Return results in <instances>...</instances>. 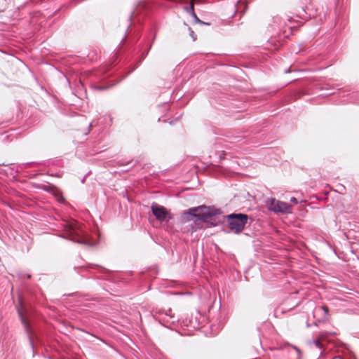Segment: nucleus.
Listing matches in <instances>:
<instances>
[{"mask_svg":"<svg viewBox=\"0 0 359 359\" xmlns=\"http://www.w3.org/2000/svg\"><path fill=\"white\" fill-rule=\"evenodd\" d=\"M64 238L80 244L93 246L95 243L88 236L81 226L75 220L66 222L64 224Z\"/></svg>","mask_w":359,"mask_h":359,"instance_id":"f257e3e1","label":"nucleus"},{"mask_svg":"<svg viewBox=\"0 0 359 359\" xmlns=\"http://www.w3.org/2000/svg\"><path fill=\"white\" fill-rule=\"evenodd\" d=\"M184 214L187 215L189 220L194 221L196 225L208 222L215 215L210 208L206 206L191 208L188 212Z\"/></svg>","mask_w":359,"mask_h":359,"instance_id":"f03ea898","label":"nucleus"},{"mask_svg":"<svg viewBox=\"0 0 359 359\" xmlns=\"http://www.w3.org/2000/svg\"><path fill=\"white\" fill-rule=\"evenodd\" d=\"M248 220V215L243 213H232L226 216L229 229L238 234L245 228Z\"/></svg>","mask_w":359,"mask_h":359,"instance_id":"7ed1b4c3","label":"nucleus"},{"mask_svg":"<svg viewBox=\"0 0 359 359\" xmlns=\"http://www.w3.org/2000/svg\"><path fill=\"white\" fill-rule=\"evenodd\" d=\"M156 319L166 327H172L178 321V318L172 313L170 309H161L156 311Z\"/></svg>","mask_w":359,"mask_h":359,"instance_id":"20e7f679","label":"nucleus"},{"mask_svg":"<svg viewBox=\"0 0 359 359\" xmlns=\"http://www.w3.org/2000/svg\"><path fill=\"white\" fill-rule=\"evenodd\" d=\"M268 209L275 213H287L292 205L274 198H270L267 201Z\"/></svg>","mask_w":359,"mask_h":359,"instance_id":"39448f33","label":"nucleus"},{"mask_svg":"<svg viewBox=\"0 0 359 359\" xmlns=\"http://www.w3.org/2000/svg\"><path fill=\"white\" fill-rule=\"evenodd\" d=\"M151 210L156 219L161 222L168 221L171 219L170 214L166 208L156 203H153L151 205Z\"/></svg>","mask_w":359,"mask_h":359,"instance_id":"423d86ee","label":"nucleus"},{"mask_svg":"<svg viewBox=\"0 0 359 359\" xmlns=\"http://www.w3.org/2000/svg\"><path fill=\"white\" fill-rule=\"evenodd\" d=\"M246 9V3L243 0H232L227 15L233 17L236 13H243Z\"/></svg>","mask_w":359,"mask_h":359,"instance_id":"0eeeda50","label":"nucleus"},{"mask_svg":"<svg viewBox=\"0 0 359 359\" xmlns=\"http://www.w3.org/2000/svg\"><path fill=\"white\" fill-rule=\"evenodd\" d=\"M184 9L186 11L187 13L190 14L194 18L196 22H202L194 12V0L191 1L190 4L189 6H184Z\"/></svg>","mask_w":359,"mask_h":359,"instance_id":"6e6552de","label":"nucleus"},{"mask_svg":"<svg viewBox=\"0 0 359 359\" xmlns=\"http://www.w3.org/2000/svg\"><path fill=\"white\" fill-rule=\"evenodd\" d=\"M18 313H19V316H20V318L21 319V321H22V323L23 324V325L25 326V328L26 330V331L27 332H29V325H28V323L26 321L25 318H24L22 313L21 311H18Z\"/></svg>","mask_w":359,"mask_h":359,"instance_id":"1a4fd4ad","label":"nucleus"},{"mask_svg":"<svg viewBox=\"0 0 359 359\" xmlns=\"http://www.w3.org/2000/svg\"><path fill=\"white\" fill-rule=\"evenodd\" d=\"M151 48V45H150V46H149V48L147 49V50L145 53H142V55L141 59L140 60V61H139V62H138L137 65H136V67H135L133 68V70H134V69H135V68H136V67H137V66H138V65L142 62V60H143L147 57V54H148V53H149V50H150V48Z\"/></svg>","mask_w":359,"mask_h":359,"instance_id":"9d476101","label":"nucleus"},{"mask_svg":"<svg viewBox=\"0 0 359 359\" xmlns=\"http://www.w3.org/2000/svg\"><path fill=\"white\" fill-rule=\"evenodd\" d=\"M310 344H313V345H315L319 349H322L323 348V344H321V342H320L319 339H316V340H313V341L310 342Z\"/></svg>","mask_w":359,"mask_h":359,"instance_id":"9b49d317","label":"nucleus"},{"mask_svg":"<svg viewBox=\"0 0 359 359\" xmlns=\"http://www.w3.org/2000/svg\"><path fill=\"white\" fill-rule=\"evenodd\" d=\"M292 347H293V348L297 353V359H302V353L301 350L298 347H297L295 346H293Z\"/></svg>","mask_w":359,"mask_h":359,"instance_id":"f8f14e48","label":"nucleus"},{"mask_svg":"<svg viewBox=\"0 0 359 359\" xmlns=\"http://www.w3.org/2000/svg\"><path fill=\"white\" fill-rule=\"evenodd\" d=\"M223 327V324L222 325H219L218 326H217L216 325H211V328L212 330H219L220 328H222Z\"/></svg>","mask_w":359,"mask_h":359,"instance_id":"ddd939ff","label":"nucleus"},{"mask_svg":"<svg viewBox=\"0 0 359 359\" xmlns=\"http://www.w3.org/2000/svg\"><path fill=\"white\" fill-rule=\"evenodd\" d=\"M290 202L294 205H297L299 203L298 200L295 197H292L290 198Z\"/></svg>","mask_w":359,"mask_h":359,"instance_id":"4468645a","label":"nucleus"},{"mask_svg":"<svg viewBox=\"0 0 359 359\" xmlns=\"http://www.w3.org/2000/svg\"><path fill=\"white\" fill-rule=\"evenodd\" d=\"M190 323H191L190 326H191V327H193V328H196V327H197V326H198V324H197L196 320H195L194 322H193L192 320H191V321H190Z\"/></svg>","mask_w":359,"mask_h":359,"instance_id":"2eb2a0df","label":"nucleus"},{"mask_svg":"<svg viewBox=\"0 0 359 359\" xmlns=\"http://www.w3.org/2000/svg\"><path fill=\"white\" fill-rule=\"evenodd\" d=\"M321 309L324 311V312L327 314L328 313L329 309L327 306H322Z\"/></svg>","mask_w":359,"mask_h":359,"instance_id":"dca6fc26","label":"nucleus"},{"mask_svg":"<svg viewBox=\"0 0 359 359\" xmlns=\"http://www.w3.org/2000/svg\"><path fill=\"white\" fill-rule=\"evenodd\" d=\"M190 35L191 36V37H192L194 40L196 39V37L194 36V31L190 30Z\"/></svg>","mask_w":359,"mask_h":359,"instance_id":"f3484780","label":"nucleus"},{"mask_svg":"<svg viewBox=\"0 0 359 359\" xmlns=\"http://www.w3.org/2000/svg\"><path fill=\"white\" fill-rule=\"evenodd\" d=\"M29 340H30V344H31L32 347L33 348L34 347L33 341H32V340L31 339V337L29 335Z\"/></svg>","mask_w":359,"mask_h":359,"instance_id":"a211bd4d","label":"nucleus"},{"mask_svg":"<svg viewBox=\"0 0 359 359\" xmlns=\"http://www.w3.org/2000/svg\"><path fill=\"white\" fill-rule=\"evenodd\" d=\"M97 88L98 90H104V89H105L106 88H104V87H102V86H99V87H97Z\"/></svg>","mask_w":359,"mask_h":359,"instance_id":"6ab92c4d","label":"nucleus"},{"mask_svg":"<svg viewBox=\"0 0 359 359\" xmlns=\"http://www.w3.org/2000/svg\"><path fill=\"white\" fill-rule=\"evenodd\" d=\"M320 336L321 338H323V337H325V334L323 333H320Z\"/></svg>","mask_w":359,"mask_h":359,"instance_id":"aec40b11","label":"nucleus"},{"mask_svg":"<svg viewBox=\"0 0 359 359\" xmlns=\"http://www.w3.org/2000/svg\"><path fill=\"white\" fill-rule=\"evenodd\" d=\"M333 359H342V358L340 356H338V357L334 358Z\"/></svg>","mask_w":359,"mask_h":359,"instance_id":"412c9836","label":"nucleus"},{"mask_svg":"<svg viewBox=\"0 0 359 359\" xmlns=\"http://www.w3.org/2000/svg\"><path fill=\"white\" fill-rule=\"evenodd\" d=\"M290 72V69H287V70H285V73H287V72Z\"/></svg>","mask_w":359,"mask_h":359,"instance_id":"4be33fe9","label":"nucleus"},{"mask_svg":"<svg viewBox=\"0 0 359 359\" xmlns=\"http://www.w3.org/2000/svg\"><path fill=\"white\" fill-rule=\"evenodd\" d=\"M0 165H6L5 163H0Z\"/></svg>","mask_w":359,"mask_h":359,"instance_id":"5701e85b","label":"nucleus"}]
</instances>
